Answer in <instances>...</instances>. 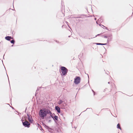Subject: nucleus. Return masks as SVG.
I'll list each match as a JSON object with an SVG mask.
<instances>
[{
	"mask_svg": "<svg viewBox=\"0 0 133 133\" xmlns=\"http://www.w3.org/2000/svg\"><path fill=\"white\" fill-rule=\"evenodd\" d=\"M50 112L51 113V111L49 109L46 108H43L39 110V115L42 119H44L47 115Z\"/></svg>",
	"mask_w": 133,
	"mask_h": 133,
	"instance_id": "f257e3e1",
	"label": "nucleus"
},
{
	"mask_svg": "<svg viewBox=\"0 0 133 133\" xmlns=\"http://www.w3.org/2000/svg\"><path fill=\"white\" fill-rule=\"evenodd\" d=\"M68 69L64 66H62L61 68V72H62L61 75H65L67 74L68 72Z\"/></svg>",
	"mask_w": 133,
	"mask_h": 133,
	"instance_id": "f03ea898",
	"label": "nucleus"
},
{
	"mask_svg": "<svg viewBox=\"0 0 133 133\" xmlns=\"http://www.w3.org/2000/svg\"><path fill=\"white\" fill-rule=\"evenodd\" d=\"M80 77L78 76L76 77L74 79V83L76 84H78L80 83Z\"/></svg>",
	"mask_w": 133,
	"mask_h": 133,
	"instance_id": "7ed1b4c3",
	"label": "nucleus"
},
{
	"mask_svg": "<svg viewBox=\"0 0 133 133\" xmlns=\"http://www.w3.org/2000/svg\"><path fill=\"white\" fill-rule=\"evenodd\" d=\"M23 124L25 127L29 128L30 127V124L28 121H25L23 122Z\"/></svg>",
	"mask_w": 133,
	"mask_h": 133,
	"instance_id": "20e7f679",
	"label": "nucleus"
},
{
	"mask_svg": "<svg viewBox=\"0 0 133 133\" xmlns=\"http://www.w3.org/2000/svg\"><path fill=\"white\" fill-rule=\"evenodd\" d=\"M55 109L57 110V111L58 113H60V109L59 108L58 106H56L55 107Z\"/></svg>",
	"mask_w": 133,
	"mask_h": 133,
	"instance_id": "39448f33",
	"label": "nucleus"
},
{
	"mask_svg": "<svg viewBox=\"0 0 133 133\" xmlns=\"http://www.w3.org/2000/svg\"><path fill=\"white\" fill-rule=\"evenodd\" d=\"M27 116H28V120H29V121L31 122H31V119H32V117H30L29 115L28 114H27Z\"/></svg>",
	"mask_w": 133,
	"mask_h": 133,
	"instance_id": "423d86ee",
	"label": "nucleus"
},
{
	"mask_svg": "<svg viewBox=\"0 0 133 133\" xmlns=\"http://www.w3.org/2000/svg\"><path fill=\"white\" fill-rule=\"evenodd\" d=\"M12 38L9 36H6L5 37V39L8 41H10V39Z\"/></svg>",
	"mask_w": 133,
	"mask_h": 133,
	"instance_id": "0eeeda50",
	"label": "nucleus"
},
{
	"mask_svg": "<svg viewBox=\"0 0 133 133\" xmlns=\"http://www.w3.org/2000/svg\"><path fill=\"white\" fill-rule=\"evenodd\" d=\"M50 114V116L53 119L54 118V115H55L54 114H52L51 112V113H49Z\"/></svg>",
	"mask_w": 133,
	"mask_h": 133,
	"instance_id": "6e6552de",
	"label": "nucleus"
},
{
	"mask_svg": "<svg viewBox=\"0 0 133 133\" xmlns=\"http://www.w3.org/2000/svg\"><path fill=\"white\" fill-rule=\"evenodd\" d=\"M58 118V117L57 116L55 115L54 118H53V119H54V120L55 119L56 120H57Z\"/></svg>",
	"mask_w": 133,
	"mask_h": 133,
	"instance_id": "1a4fd4ad",
	"label": "nucleus"
},
{
	"mask_svg": "<svg viewBox=\"0 0 133 133\" xmlns=\"http://www.w3.org/2000/svg\"><path fill=\"white\" fill-rule=\"evenodd\" d=\"M63 102V101L61 99H60L58 102V103L59 104H61Z\"/></svg>",
	"mask_w": 133,
	"mask_h": 133,
	"instance_id": "9d476101",
	"label": "nucleus"
},
{
	"mask_svg": "<svg viewBox=\"0 0 133 133\" xmlns=\"http://www.w3.org/2000/svg\"><path fill=\"white\" fill-rule=\"evenodd\" d=\"M117 128H119L121 130V127H120V124L119 123H118L117 125Z\"/></svg>",
	"mask_w": 133,
	"mask_h": 133,
	"instance_id": "9b49d317",
	"label": "nucleus"
},
{
	"mask_svg": "<svg viewBox=\"0 0 133 133\" xmlns=\"http://www.w3.org/2000/svg\"><path fill=\"white\" fill-rule=\"evenodd\" d=\"M96 44L97 45H105L107 44H106V43L103 44V43H96Z\"/></svg>",
	"mask_w": 133,
	"mask_h": 133,
	"instance_id": "f8f14e48",
	"label": "nucleus"
},
{
	"mask_svg": "<svg viewBox=\"0 0 133 133\" xmlns=\"http://www.w3.org/2000/svg\"><path fill=\"white\" fill-rule=\"evenodd\" d=\"M111 36H112L111 35H108L107 36H104V38H107V37H110Z\"/></svg>",
	"mask_w": 133,
	"mask_h": 133,
	"instance_id": "ddd939ff",
	"label": "nucleus"
},
{
	"mask_svg": "<svg viewBox=\"0 0 133 133\" xmlns=\"http://www.w3.org/2000/svg\"><path fill=\"white\" fill-rule=\"evenodd\" d=\"M11 43H12L14 44L15 43V41L14 40H12L10 41Z\"/></svg>",
	"mask_w": 133,
	"mask_h": 133,
	"instance_id": "4468645a",
	"label": "nucleus"
},
{
	"mask_svg": "<svg viewBox=\"0 0 133 133\" xmlns=\"http://www.w3.org/2000/svg\"><path fill=\"white\" fill-rule=\"evenodd\" d=\"M92 92H93V93H94V95H95V92L94 91V90H92Z\"/></svg>",
	"mask_w": 133,
	"mask_h": 133,
	"instance_id": "2eb2a0df",
	"label": "nucleus"
},
{
	"mask_svg": "<svg viewBox=\"0 0 133 133\" xmlns=\"http://www.w3.org/2000/svg\"><path fill=\"white\" fill-rule=\"evenodd\" d=\"M100 35V34H98L95 37H96L97 36H99Z\"/></svg>",
	"mask_w": 133,
	"mask_h": 133,
	"instance_id": "dca6fc26",
	"label": "nucleus"
},
{
	"mask_svg": "<svg viewBox=\"0 0 133 133\" xmlns=\"http://www.w3.org/2000/svg\"><path fill=\"white\" fill-rule=\"evenodd\" d=\"M38 88H37V90H36V91H38Z\"/></svg>",
	"mask_w": 133,
	"mask_h": 133,
	"instance_id": "f3484780",
	"label": "nucleus"
},
{
	"mask_svg": "<svg viewBox=\"0 0 133 133\" xmlns=\"http://www.w3.org/2000/svg\"><path fill=\"white\" fill-rule=\"evenodd\" d=\"M108 84H110V82H108Z\"/></svg>",
	"mask_w": 133,
	"mask_h": 133,
	"instance_id": "a211bd4d",
	"label": "nucleus"
},
{
	"mask_svg": "<svg viewBox=\"0 0 133 133\" xmlns=\"http://www.w3.org/2000/svg\"><path fill=\"white\" fill-rule=\"evenodd\" d=\"M95 20H96V18H95Z\"/></svg>",
	"mask_w": 133,
	"mask_h": 133,
	"instance_id": "6ab92c4d",
	"label": "nucleus"
},
{
	"mask_svg": "<svg viewBox=\"0 0 133 133\" xmlns=\"http://www.w3.org/2000/svg\"><path fill=\"white\" fill-rule=\"evenodd\" d=\"M66 23H68V22H66Z\"/></svg>",
	"mask_w": 133,
	"mask_h": 133,
	"instance_id": "aec40b11",
	"label": "nucleus"
},
{
	"mask_svg": "<svg viewBox=\"0 0 133 133\" xmlns=\"http://www.w3.org/2000/svg\"><path fill=\"white\" fill-rule=\"evenodd\" d=\"M61 115H63V114H61Z\"/></svg>",
	"mask_w": 133,
	"mask_h": 133,
	"instance_id": "412c9836",
	"label": "nucleus"
},
{
	"mask_svg": "<svg viewBox=\"0 0 133 133\" xmlns=\"http://www.w3.org/2000/svg\"><path fill=\"white\" fill-rule=\"evenodd\" d=\"M88 77H89L88 75Z\"/></svg>",
	"mask_w": 133,
	"mask_h": 133,
	"instance_id": "4be33fe9",
	"label": "nucleus"
}]
</instances>
